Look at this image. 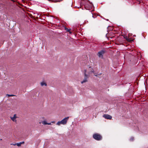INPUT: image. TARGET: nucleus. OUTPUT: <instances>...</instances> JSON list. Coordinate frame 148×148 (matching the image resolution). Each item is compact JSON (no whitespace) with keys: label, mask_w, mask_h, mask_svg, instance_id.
Instances as JSON below:
<instances>
[{"label":"nucleus","mask_w":148,"mask_h":148,"mask_svg":"<svg viewBox=\"0 0 148 148\" xmlns=\"http://www.w3.org/2000/svg\"><path fill=\"white\" fill-rule=\"evenodd\" d=\"M69 118V117H65L61 121H58L57 123L56 124L58 125H60L61 124L63 125H65L66 124Z\"/></svg>","instance_id":"nucleus-1"},{"label":"nucleus","mask_w":148,"mask_h":148,"mask_svg":"<svg viewBox=\"0 0 148 148\" xmlns=\"http://www.w3.org/2000/svg\"><path fill=\"white\" fill-rule=\"evenodd\" d=\"M93 138L97 140H101L102 137L99 134L97 133H95L93 135Z\"/></svg>","instance_id":"nucleus-2"},{"label":"nucleus","mask_w":148,"mask_h":148,"mask_svg":"<svg viewBox=\"0 0 148 148\" xmlns=\"http://www.w3.org/2000/svg\"><path fill=\"white\" fill-rule=\"evenodd\" d=\"M86 71L85 70L84 77L83 80L81 82V83L82 84L85 83L88 81V75L86 74Z\"/></svg>","instance_id":"nucleus-3"},{"label":"nucleus","mask_w":148,"mask_h":148,"mask_svg":"<svg viewBox=\"0 0 148 148\" xmlns=\"http://www.w3.org/2000/svg\"><path fill=\"white\" fill-rule=\"evenodd\" d=\"M105 51L104 50H101L99 51L98 53V55L100 58H103V55L105 53Z\"/></svg>","instance_id":"nucleus-4"},{"label":"nucleus","mask_w":148,"mask_h":148,"mask_svg":"<svg viewBox=\"0 0 148 148\" xmlns=\"http://www.w3.org/2000/svg\"><path fill=\"white\" fill-rule=\"evenodd\" d=\"M103 116L105 119H111L112 118V116L109 114H105L103 115Z\"/></svg>","instance_id":"nucleus-5"},{"label":"nucleus","mask_w":148,"mask_h":148,"mask_svg":"<svg viewBox=\"0 0 148 148\" xmlns=\"http://www.w3.org/2000/svg\"><path fill=\"white\" fill-rule=\"evenodd\" d=\"M17 118L16 116V114H14L12 117H11V119L13 121L16 122V118Z\"/></svg>","instance_id":"nucleus-6"},{"label":"nucleus","mask_w":148,"mask_h":148,"mask_svg":"<svg viewBox=\"0 0 148 148\" xmlns=\"http://www.w3.org/2000/svg\"><path fill=\"white\" fill-rule=\"evenodd\" d=\"M40 85L41 86H47V84L44 81H43L41 82L40 83Z\"/></svg>","instance_id":"nucleus-7"},{"label":"nucleus","mask_w":148,"mask_h":148,"mask_svg":"<svg viewBox=\"0 0 148 148\" xmlns=\"http://www.w3.org/2000/svg\"><path fill=\"white\" fill-rule=\"evenodd\" d=\"M24 143V142H21L20 143H17L16 145L18 146H20L21 144Z\"/></svg>","instance_id":"nucleus-8"},{"label":"nucleus","mask_w":148,"mask_h":148,"mask_svg":"<svg viewBox=\"0 0 148 148\" xmlns=\"http://www.w3.org/2000/svg\"><path fill=\"white\" fill-rule=\"evenodd\" d=\"M42 123L44 125H47V123L45 121H43L42 122Z\"/></svg>","instance_id":"nucleus-9"},{"label":"nucleus","mask_w":148,"mask_h":148,"mask_svg":"<svg viewBox=\"0 0 148 148\" xmlns=\"http://www.w3.org/2000/svg\"><path fill=\"white\" fill-rule=\"evenodd\" d=\"M7 95H8V97L16 96L15 95H14L12 94H7Z\"/></svg>","instance_id":"nucleus-10"},{"label":"nucleus","mask_w":148,"mask_h":148,"mask_svg":"<svg viewBox=\"0 0 148 148\" xmlns=\"http://www.w3.org/2000/svg\"><path fill=\"white\" fill-rule=\"evenodd\" d=\"M134 137H131L130 139V140L131 141H133L134 140Z\"/></svg>","instance_id":"nucleus-11"},{"label":"nucleus","mask_w":148,"mask_h":148,"mask_svg":"<svg viewBox=\"0 0 148 148\" xmlns=\"http://www.w3.org/2000/svg\"><path fill=\"white\" fill-rule=\"evenodd\" d=\"M65 29L67 32H69L70 31V29H69L68 28H66V27H65Z\"/></svg>","instance_id":"nucleus-12"},{"label":"nucleus","mask_w":148,"mask_h":148,"mask_svg":"<svg viewBox=\"0 0 148 148\" xmlns=\"http://www.w3.org/2000/svg\"><path fill=\"white\" fill-rule=\"evenodd\" d=\"M94 73V71L93 69H92V70L89 73Z\"/></svg>","instance_id":"nucleus-13"},{"label":"nucleus","mask_w":148,"mask_h":148,"mask_svg":"<svg viewBox=\"0 0 148 148\" xmlns=\"http://www.w3.org/2000/svg\"><path fill=\"white\" fill-rule=\"evenodd\" d=\"M51 123H47V125H51Z\"/></svg>","instance_id":"nucleus-14"},{"label":"nucleus","mask_w":148,"mask_h":148,"mask_svg":"<svg viewBox=\"0 0 148 148\" xmlns=\"http://www.w3.org/2000/svg\"><path fill=\"white\" fill-rule=\"evenodd\" d=\"M89 68L90 69H92L91 67H90Z\"/></svg>","instance_id":"nucleus-15"},{"label":"nucleus","mask_w":148,"mask_h":148,"mask_svg":"<svg viewBox=\"0 0 148 148\" xmlns=\"http://www.w3.org/2000/svg\"><path fill=\"white\" fill-rule=\"evenodd\" d=\"M69 33H71V32H69Z\"/></svg>","instance_id":"nucleus-16"},{"label":"nucleus","mask_w":148,"mask_h":148,"mask_svg":"<svg viewBox=\"0 0 148 148\" xmlns=\"http://www.w3.org/2000/svg\"><path fill=\"white\" fill-rule=\"evenodd\" d=\"M92 17H93L94 18H95V17H94L93 15H92Z\"/></svg>","instance_id":"nucleus-17"}]
</instances>
